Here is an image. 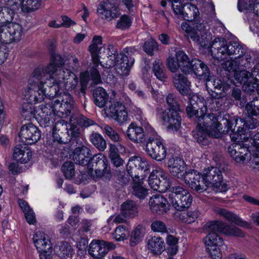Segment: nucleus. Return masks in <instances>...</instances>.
I'll return each mask as SVG.
<instances>
[{
  "label": "nucleus",
  "instance_id": "obj_1",
  "mask_svg": "<svg viewBox=\"0 0 259 259\" xmlns=\"http://www.w3.org/2000/svg\"><path fill=\"white\" fill-rule=\"evenodd\" d=\"M189 102L191 106L186 108L188 115L190 117H194L199 127L207 131L211 137L218 138L222 134H226L230 131L232 133L235 132V128L232 126L234 123L236 124L237 120L224 117L222 121L225 126L223 129L218 117L213 113H205L206 107H204L203 98L194 95L190 99Z\"/></svg>",
  "mask_w": 259,
  "mask_h": 259
},
{
  "label": "nucleus",
  "instance_id": "obj_2",
  "mask_svg": "<svg viewBox=\"0 0 259 259\" xmlns=\"http://www.w3.org/2000/svg\"><path fill=\"white\" fill-rule=\"evenodd\" d=\"M210 51L212 57L217 60H224L227 56L238 55L234 59L226 61L222 67L228 72H234L241 68L249 69L252 65L250 54L245 53V49L238 42L227 43L223 37H217L211 44Z\"/></svg>",
  "mask_w": 259,
  "mask_h": 259
},
{
  "label": "nucleus",
  "instance_id": "obj_3",
  "mask_svg": "<svg viewBox=\"0 0 259 259\" xmlns=\"http://www.w3.org/2000/svg\"><path fill=\"white\" fill-rule=\"evenodd\" d=\"M73 106L74 100L72 96L68 93H60L57 99L40 105L36 110L40 125L44 127L51 126L55 121L54 117L55 115L62 117L68 116Z\"/></svg>",
  "mask_w": 259,
  "mask_h": 259
},
{
  "label": "nucleus",
  "instance_id": "obj_4",
  "mask_svg": "<svg viewBox=\"0 0 259 259\" xmlns=\"http://www.w3.org/2000/svg\"><path fill=\"white\" fill-rule=\"evenodd\" d=\"M40 72L34 70L29 78L28 87L23 92L24 98L28 102L35 104L41 102L45 98L57 96L55 87L47 83L48 78H45Z\"/></svg>",
  "mask_w": 259,
  "mask_h": 259
},
{
  "label": "nucleus",
  "instance_id": "obj_5",
  "mask_svg": "<svg viewBox=\"0 0 259 259\" xmlns=\"http://www.w3.org/2000/svg\"><path fill=\"white\" fill-rule=\"evenodd\" d=\"M210 232L205 237V243L208 247H221L224 245L223 238L217 232L228 236L243 237L244 233L239 228L219 221H210L205 225Z\"/></svg>",
  "mask_w": 259,
  "mask_h": 259
},
{
  "label": "nucleus",
  "instance_id": "obj_6",
  "mask_svg": "<svg viewBox=\"0 0 259 259\" xmlns=\"http://www.w3.org/2000/svg\"><path fill=\"white\" fill-rule=\"evenodd\" d=\"M55 87L57 96H59L60 90H65L73 92L77 96H80L79 90L78 78L77 76L68 69L59 70L55 76L46 82Z\"/></svg>",
  "mask_w": 259,
  "mask_h": 259
},
{
  "label": "nucleus",
  "instance_id": "obj_7",
  "mask_svg": "<svg viewBox=\"0 0 259 259\" xmlns=\"http://www.w3.org/2000/svg\"><path fill=\"white\" fill-rule=\"evenodd\" d=\"M207 27L203 23H196L193 26L185 22L181 24L182 29L186 33L185 36L205 48L209 47L211 40V34Z\"/></svg>",
  "mask_w": 259,
  "mask_h": 259
},
{
  "label": "nucleus",
  "instance_id": "obj_8",
  "mask_svg": "<svg viewBox=\"0 0 259 259\" xmlns=\"http://www.w3.org/2000/svg\"><path fill=\"white\" fill-rule=\"evenodd\" d=\"M108 50V60L105 64L106 68H109L116 66L118 74L123 76L128 75L134 64V59H128L127 56L124 55L123 53L118 54L116 49L113 46H109Z\"/></svg>",
  "mask_w": 259,
  "mask_h": 259
},
{
  "label": "nucleus",
  "instance_id": "obj_9",
  "mask_svg": "<svg viewBox=\"0 0 259 259\" xmlns=\"http://www.w3.org/2000/svg\"><path fill=\"white\" fill-rule=\"evenodd\" d=\"M168 198L172 206L178 211L187 209L191 205V195L182 187L171 188L168 194Z\"/></svg>",
  "mask_w": 259,
  "mask_h": 259
},
{
  "label": "nucleus",
  "instance_id": "obj_10",
  "mask_svg": "<svg viewBox=\"0 0 259 259\" xmlns=\"http://www.w3.org/2000/svg\"><path fill=\"white\" fill-rule=\"evenodd\" d=\"M90 172L94 170L97 177H104L109 180L111 177L110 167L107 157L102 153L94 155L88 163Z\"/></svg>",
  "mask_w": 259,
  "mask_h": 259
},
{
  "label": "nucleus",
  "instance_id": "obj_11",
  "mask_svg": "<svg viewBox=\"0 0 259 259\" xmlns=\"http://www.w3.org/2000/svg\"><path fill=\"white\" fill-rule=\"evenodd\" d=\"M0 41L6 44L20 41L23 34V28L17 23L0 24Z\"/></svg>",
  "mask_w": 259,
  "mask_h": 259
},
{
  "label": "nucleus",
  "instance_id": "obj_12",
  "mask_svg": "<svg viewBox=\"0 0 259 259\" xmlns=\"http://www.w3.org/2000/svg\"><path fill=\"white\" fill-rule=\"evenodd\" d=\"M203 180L205 181L206 188L211 184L216 192H225L227 185L223 182V175L221 167H210L205 169L203 174Z\"/></svg>",
  "mask_w": 259,
  "mask_h": 259
},
{
  "label": "nucleus",
  "instance_id": "obj_13",
  "mask_svg": "<svg viewBox=\"0 0 259 259\" xmlns=\"http://www.w3.org/2000/svg\"><path fill=\"white\" fill-rule=\"evenodd\" d=\"M180 110L163 109L161 107L156 109V115L161 119L163 124L173 132L179 130L181 125V117L178 113Z\"/></svg>",
  "mask_w": 259,
  "mask_h": 259
},
{
  "label": "nucleus",
  "instance_id": "obj_14",
  "mask_svg": "<svg viewBox=\"0 0 259 259\" xmlns=\"http://www.w3.org/2000/svg\"><path fill=\"white\" fill-rule=\"evenodd\" d=\"M163 140L154 132L150 137L146 144L147 154L153 159L157 161L163 160L166 155V151L162 142Z\"/></svg>",
  "mask_w": 259,
  "mask_h": 259
},
{
  "label": "nucleus",
  "instance_id": "obj_15",
  "mask_svg": "<svg viewBox=\"0 0 259 259\" xmlns=\"http://www.w3.org/2000/svg\"><path fill=\"white\" fill-rule=\"evenodd\" d=\"M65 62L64 59L59 54H52L49 64L42 68L35 69V71H39L40 74L48 78L47 81L55 76L59 70H66L63 68Z\"/></svg>",
  "mask_w": 259,
  "mask_h": 259
},
{
  "label": "nucleus",
  "instance_id": "obj_16",
  "mask_svg": "<svg viewBox=\"0 0 259 259\" xmlns=\"http://www.w3.org/2000/svg\"><path fill=\"white\" fill-rule=\"evenodd\" d=\"M97 13L102 19L107 21L113 20L120 15L119 10L113 0H104L99 5Z\"/></svg>",
  "mask_w": 259,
  "mask_h": 259
},
{
  "label": "nucleus",
  "instance_id": "obj_17",
  "mask_svg": "<svg viewBox=\"0 0 259 259\" xmlns=\"http://www.w3.org/2000/svg\"><path fill=\"white\" fill-rule=\"evenodd\" d=\"M19 138L26 145H31L37 142L41 138L40 131L31 123L23 125L20 130Z\"/></svg>",
  "mask_w": 259,
  "mask_h": 259
},
{
  "label": "nucleus",
  "instance_id": "obj_18",
  "mask_svg": "<svg viewBox=\"0 0 259 259\" xmlns=\"http://www.w3.org/2000/svg\"><path fill=\"white\" fill-rule=\"evenodd\" d=\"M184 179L190 187L199 193L203 192L207 189L205 182L203 180V175H201L196 170L186 173Z\"/></svg>",
  "mask_w": 259,
  "mask_h": 259
},
{
  "label": "nucleus",
  "instance_id": "obj_19",
  "mask_svg": "<svg viewBox=\"0 0 259 259\" xmlns=\"http://www.w3.org/2000/svg\"><path fill=\"white\" fill-rule=\"evenodd\" d=\"M115 248L114 244L110 242L103 240H93L90 244L89 253L94 257H101L104 256L110 249Z\"/></svg>",
  "mask_w": 259,
  "mask_h": 259
},
{
  "label": "nucleus",
  "instance_id": "obj_20",
  "mask_svg": "<svg viewBox=\"0 0 259 259\" xmlns=\"http://www.w3.org/2000/svg\"><path fill=\"white\" fill-rule=\"evenodd\" d=\"M0 3L4 5L0 7V24L12 23L17 6L13 3V0H0Z\"/></svg>",
  "mask_w": 259,
  "mask_h": 259
},
{
  "label": "nucleus",
  "instance_id": "obj_21",
  "mask_svg": "<svg viewBox=\"0 0 259 259\" xmlns=\"http://www.w3.org/2000/svg\"><path fill=\"white\" fill-rule=\"evenodd\" d=\"M234 135H231L232 139L239 141H249L251 145L254 147L259 153V132L254 134L255 131H246L244 127H238Z\"/></svg>",
  "mask_w": 259,
  "mask_h": 259
},
{
  "label": "nucleus",
  "instance_id": "obj_22",
  "mask_svg": "<svg viewBox=\"0 0 259 259\" xmlns=\"http://www.w3.org/2000/svg\"><path fill=\"white\" fill-rule=\"evenodd\" d=\"M33 242L37 250L40 252L39 257L42 253L51 254L52 247L49 236L44 232H36L33 237Z\"/></svg>",
  "mask_w": 259,
  "mask_h": 259
},
{
  "label": "nucleus",
  "instance_id": "obj_23",
  "mask_svg": "<svg viewBox=\"0 0 259 259\" xmlns=\"http://www.w3.org/2000/svg\"><path fill=\"white\" fill-rule=\"evenodd\" d=\"M150 208L153 212L164 214L169 210L167 199L161 195H153L149 199Z\"/></svg>",
  "mask_w": 259,
  "mask_h": 259
},
{
  "label": "nucleus",
  "instance_id": "obj_24",
  "mask_svg": "<svg viewBox=\"0 0 259 259\" xmlns=\"http://www.w3.org/2000/svg\"><path fill=\"white\" fill-rule=\"evenodd\" d=\"M167 167L171 174L177 178L184 179L186 173L185 164L180 157L170 158L167 162Z\"/></svg>",
  "mask_w": 259,
  "mask_h": 259
},
{
  "label": "nucleus",
  "instance_id": "obj_25",
  "mask_svg": "<svg viewBox=\"0 0 259 259\" xmlns=\"http://www.w3.org/2000/svg\"><path fill=\"white\" fill-rule=\"evenodd\" d=\"M125 136L131 141L136 143H143L146 139L143 127L134 122L129 125L125 132Z\"/></svg>",
  "mask_w": 259,
  "mask_h": 259
},
{
  "label": "nucleus",
  "instance_id": "obj_26",
  "mask_svg": "<svg viewBox=\"0 0 259 259\" xmlns=\"http://www.w3.org/2000/svg\"><path fill=\"white\" fill-rule=\"evenodd\" d=\"M228 152L230 156L238 163L244 162L250 157V153L248 149L239 144L232 145L228 148Z\"/></svg>",
  "mask_w": 259,
  "mask_h": 259
},
{
  "label": "nucleus",
  "instance_id": "obj_27",
  "mask_svg": "<svg viewBox=\"0 0 259 259\" xmlns=\"http://www.w3.org/2000/svg\"><path fill=\"white\" fill-rule=\"evenodd\" d=\"M91 155L90 149L86 146H82L74 149L73 159L76 164L81 165H87L88 167V163Z\"/></svg>",
  "mask_w": 259,
  "mask_h": 259
},
{
  "label": "nucleus",
  "instance_id": "obj_28",
  "mask_svg": "<svg viewBox=\"0 0 259 259\" xmlns=\"http://www.w3.org/2000/svg\"><path fill=\"white\" fill-rule=\"evenodd\" d=\"M127 166L132 169L134 174H137V170L149 171L150 164L149 161L145 158L132 156L130 158Z\"/></svg>",
  "mask_w": 259,
  "mask_h": 259
},
{
  "label": "nucleus",
  "instance_id": "obj_29",
  "mask_svg": "<svg viewBox=\"0 0 259 259\" xmlns=\"http://www.w3.org/2000/svg\"><path fill=\"white\" fill-rule=\"evenodd\" d=\"M173 82L175 87L182 95H187L190 93V82L183 74L176 73L173 76Z\"/></svg>",
  "mask_w": 259,
  "mask_h": 259
},
{
  "label": "nucleus",
  "instance_id": "obj_30",
  "mask_svg": "<svg viewBox=\"0 0 259 259\" xmlns=\"http://www.w3.org/2000/svg\"><path fill=\"white\" fill-rule=\"evenodd\" d=\"M31 156V151L25 145H18L14 149V158L21 163H27Z\"/></svg>",
  "mask_w": 259,
  "mask_h": 259
},
{
  "label": "nucleus",
  "instance_id": "obj_31",
  "mask_svg": "<svg viewBox=\"0 0 259 259\" xmlns=\"http://www.w3.org/2000/svg\"><path fill=\"white\" fill-rule=\"evenodd\" d=\"M217 214L223 217L227 221L233 223L237 225L246 228L250 227V224L246 221L242 220L236 214L227 211L224 208H219L216 210Z\"/></svg>",
  "mask_w": 259,
  "mask_h": 259
},
{
  "label": "nucleus",
  "instance_id": "obj_32",
  "mask_svg": "<svg viewBox=\"0 0 259 259\" xmlns=\"http://www.w3.org/2000/svg\"><path fill=\"white\" fill-rule=\"evenodd\" d=\"M139 206L134 201L130 200L123 202L121 205V213L127 218H134L138 215Z\"/></svg>",
  "mask_w": 259,
  "mask_h": 259
},
{
  "label": "nucleus",
  "instance_id": "obj_33",
  "mask_svg": "<svg viewBox=\"0 0 259 259\" xmlns=\"http://www.w3.org/2000/svg\"><path fill=\"white\" fill-rule=\"evenodd\" d=\"M190 73L193 72L198 76H206L209 75L208 67L201 61L193 59L191 61Z\"/></svg>",
  "mask_w": 259,
  "mask_h": 259
},
{
  "label": "nucleus",
  "instance_id": "obj_34",
  "mask_svg": "<svg viewBox=\"0 0 259 259\" xmlns=\"http://www.w3.org/2000/svg\"><path fill=\"white\" fill-rule=\"evenodd\" d=\"M148 248L154 254H160L165 250V243L159 237L153 236L147 243Z\"/></svg>",
  "mask_w": 259,
  "mask_h": 259
},
{
  "label": "nucleus",
  "instance_id": "obj_35",
  "mask_svg": "<svg viewBox=\"0 0 259 259\" xmlns=\"http://www.w3.org/2000/svg\"><path fill=\"white\" fill-rule=\"evenodd\" d=\"M199 213L197 210L194 211H179L175 213V217L183 223L191 224L198 218Z\"/></svg>",
  "mask_w": 259,
  "mask_h": 259
},
{
  "label": "nucleus",
  "instance_id": "obj_36",
  "mask_svg": "<svg viewBox=\"0 0 259 259\" xmlns=\"http://www.w3.org/2000/svg\"><path fill=\"white\" fill-rule=\"evenodd\" d=\"M146 228L142 225H138L132 232L130 239V244L134 246L141 242L146 234Z\"/></svg>",
  "mask_w": 259,
  "mask_h": 259
},
{
  "label": "nucleus",
  "instance_id": "obj_37",
  "mask_svg": "<svg viewBox=\"0 0 259 259\" xmlns=\"http://www.w3.org/2000/svg\"><path fill=\"white\" fill-rule=\"evenodd\" d=\"M176 57L181 71L185 74H189L191 61L188 56L184 52L179 51L176 53Z\"/></svg>",
  "mask_w": 259,
  "mask_h": 259
},
{
  "label": "nucleus",
  "instance_id": "obj_38",
  "mask_svg": "<svg viewBox=\"0 0 259 259\" xmlns=\"http://www.w3.org/2000/svg\"><path fill=\"white\" fill-rule=\"evenodd\" d=\"M198 14V10L194 5L186 3L184 5L181 18L188 21H191L197 17Z\"/></svg>",
  "mask_w": 259,
  "mask_h": 259
},
{
  "label": "nucleus",
  "instance_id": "obj_39",
  "mask_svg": "<svg viewBox=\"0 0 259 259\" xmlns=\"http://www.w3.org/2000/svg\"><path fill=\"white\" fill-rule=\"evenodd\" d=\"M94 102L100 108L105 106L107 103L108 96L105 90L101 87L97 88L94 91Z\"/></svg>",
  "mask_w": 259,
  "mask_h": 259
},
{
  "label": "nucleus",
  "instance_id": "obj_40",
  "mask_svg": "<svg viewBox=\"0 0 259 259\" xmlns=\"http://www.w3.org/2000/svg\"><path fill=\"white\" fill-rule=\"evenodd\" d=\"M152 71L157 79L161 81H165L167 78L166 69L162 61L157 59L153 63Z\"/></svg>",
  "mask_w": 259,
  "mask_h": 259
},
{
  "label": "nucleus",
  "instance_id": "obj_41",
  "mask_svg": "<svg viewBox=\"0 0 259 259\" xmlns=\"http://www.w3.org/2000/svg\"><path fill=\"white\" fill-rule=\"evenodd\" d=\"M132 193L136 197L143 199H144L148 194V190L144 185L143 181L136 182L134 180L132 186Z\"/></svg>",
  "mask_w": 259,
  "mask_h": 259
},
{
  "label": "nucleus",
  "instance_id": "obj_42",
  "mask_svg": "<svg viewBox=\"0 0 259 259\" xmlns=\"http://www.w3.org/2000/svg\"><path fill=\"white\" fill-rule=\"evenodd\" d=\"M90 141L100 151H104L107 147L106 140L103 136L97 133H93L90 137Z\"/></svg>",
  "mask_w": 259,
  "mask_h": 259
},
{
  "label": "nucleus",
  "instance_id": "obj_43",
  "mask_svg": "<svg viewBox=\"0 0 259 259\" xmlns=\"http://www.w3.org/2000/svg\"><path fill=\"white\" fill-rule=\"evenodd\" d=\"M163 174V169L158 167L153 170L150 174L148 178V183L151 188L158 191L157 187L159 184V176Z\"/></svg>",
  "mask_w": 259,
  "mask_h": 259
},
{
  "label": "nucleus",
  "instance_id": "obj_44",
  "mask_svg": "<svg viewBox=\"0 0 259 259\" xmlns=\"http://www.w3.org/2000/svg\"><path fill=\"white\" fill-rule=\"evenodd\" d=\"M193 137L197 142L204 145L208 143L207 137L211 136L208 132L202 128L199 127V125H197L196 131H193Z\"/></svg>",
  "mask_w": 259,
  "mask_h": 259
},
{
  "label": "nucleus",
  "instance_id": "obj_45",
  "mask_svg": "<svg viewBox=\"0 0 259 259\" xmlns=\"http://www.w3.org/2000/svg\"><path fill=\"white\" fill-rule=\"evenodd\" d=\"M33 103L27 102L22 104L21 111L22 116L26 120H31L34 117L36 110L32 105Z\"/></svg>",
  "mask_w": 259,
  "mask_h": 259
},
{
  "label": "nucleus",
  "instance_id": "obj_46",
  "mask_svg": "<svg viewBox=\"0 0 259 259\" xmlns=\"http://www.w3.org/2000/svg\"><path fill=\"white\" fill-rule=\"evenodd\" d=\"M245 109L248 114V116H255L259 118V99L255 98L248 103Z\"/></svg>",
  "mask_w": 259,
  "mask_h": 259
},
{
  "label": "nucleus",
  "instance_id": "obj_47",
  "mask_svg": "<svg viewBox=\"0 0 259 259\" xmlns=\"http://www.w3.org/2000/svg\"><path fill=\"white\" fill-rule=\"evenodd\" d=\"M127 172L125 171L120 172V173L117 176V180L118 181V183L122 185H126L130 182V177L132 178H140V177L138 176V175L134 174L132 169L127 166Z\"/></svg>",
  "mask_w": 259,
  "mask_h": 259
},
{
  "label": "nucleus",
  "instance_id": "obj_48",
  "mask_svg": "<svg viewBox=\"0 0 259 259\" xmlns=\"http://www.w3.org/2000/svg\"><path fill=\"white\" fill-rule=\"evenodd\" d=\"M127 108L128 109L129 112L135 116L136 119L140 121L142 125L146 126L147 124H148L146 118L143 114L142 111L139 108L134 105L132 103H130L128 105V107Z\"/></svg>",
  "mask_w": 259,
  "mask_h": 259
},
{
  "label": "nucleus",
  "instance_id": "obj_49",
  "mask_svg": "<svg viewBox=\"0 0 259 259\" xmlns=\"http://www.w3.org/2000/svg\"><path fill=\"white\" fill-rule=\"evenodd\" d=\"M59 247L58 254L60 257L67 258L71 256L73 249L67 242H61Z\"/></svg>",
  "mask_w": 259,
  "mask_h": 259
},
{
  "label": "nucleus",
  "instance_id": "obj_50",
  "mask_svg": "<svg viewBox=\"0 0 259 259\" xmlns=\"http://www.w3.org/2000/svg\"><path fill=\"white\" fill-rule=\"evenodd\" d=\"M159 176V184L157 187L159 192H165L170 186V182L168 175L163 170V174Z\"/></svg>",
  "mask_w": 259,
  "mask_h": 259
},
{
  "label": "nucleus",
  "instance_id": "obj_51",
  "mask_svg": "<svg viewBox=\"0 0 259 259\" xmlns=\"http://www.w3.org/2000/svg\"><path fill=\"white\" fill-rule=\"evenodd\" d=\"M128 235L127 228L123 225L118 226L113 233L114 238L116 241H123L127 238Z\"/></svg>",
  "mask_w": 259,
  "mask_h": 259
},
{
  "label": "nucleus",
  "instance_id": "obj_52",
  "mask_svg": "<svg viewBox=\"0 0 259 259\" xmlns=\"http://www.w3.org/2000/svg\"><path fill=\"white\" fill-rule=\"evenodd\" d=\"M89 80V73L88 71L81 72L80 73V84L79 85V90L80 91V96L81 94L83 96H84L85 94Z\"/></svg>",
  "mask_w": 259,
  "mask_h": 259
},
{
  "label": "nucleus",
  "instance_id": "obj_53",
  "mask_svg": "<svg viewBox=\"0 0 259 259\" xmlns=\"http://www.w3.org/2000/svg\"><path fill=\"white\" fill-rule=\"evenodd\" d=\"M104 133L114 142H120L122 140L119 134L111 126L105 125L103 128Z\"/></svg>",
  "mask_w": 259,
  "mask_h": 259
},
{
  "label": "nucleus",
  "instance_id": "obj_54",
  "mask_svg": "<svg viewBox=\"0 0 259 259\" xmlns=\"http://www.w3.org/2000/svg\"><path fill=\"white\" fill-rule=\"evenodd\" d=\"M69 123L63 119H60L58 120L53 125V123L52 124L51 126H49L51 130L58 132H60L61 134L66 135V133L68 128Z\"/></svg>",
  "mask_w": 259,
  "mask_h": 259
},
{
  "label": "nucleus",
  "instance_id": "obj_55",
  "mask_svg": "<svg viewBox=\"0 0 259 259\" xmlns=\"http://www.w3.org/2000/svg\"><path fill=\"white\" fill-rule=\"evenodd\" d=\"M62 171L67 179H71L75 174L74 165L73 162H66L62 166Z\"/></svg>",
  "mask_w": 259,
  "mask_h": 259
},
{
  "label": "nucleus",
  "instance_id": "obj_56",
  "mask_svg": "<svg viewBox=\"0 0 259 259\" xmlns=\"http://www.w3.org/2000/svg\"><path fill=\"white\" fill-rule=\"evenodd\" d=\"M235 79L240 83H243L244 85L247 83L248 79L252 77L251 72L246 70L234 71Z\"/></svg>",
  "mask_w": 259,
  "mask_h": 259
},
{
  "label": "nucleus",
  "instance_id": "obj_57",
  "mask_svg": "<svg viewBox=\"0 0 259 259\" xmlns=\"http://www.w3.org/2000/svg\"><path fill=\"white\" fill-rule=\"evenodd\" d=\"M122 105V103L118 102L110 103V105L106 106L105 108V113L112 118H114V116H115L116 114L118 112V108H119L120 106Z\"/></svg>",
  "mask_w": 259,
  "mask_h": 259
},
{
  "label": "nucleus",
  "instance_id": "obj_58",
  "mask_svg": "<svg viewBox=\"0 0 259 259\" xmlns=\"http://www.w3.org/2000/svg\"><path fill=\"white\" fill-rule=\"evenodd\" d=\"M259 125V121L257 118H253V117L248 116V117L244 121L243 127L244 131H251V130H254Z\"/></svg>",
  "mask_w": 259,
  "mask_h": 259
},
{
  "label": "nucleus",
  "instance_id": "obj_59",
  "mask_svg": "<svg viewBox=\"0 0 259 259\" xmlns=\"http://www.w3.org/2000/svg\"><path fill=\"white\" fill-rule=\"evenodd\" d=\"M132 21L130 17L125 15H122L118 21L116 27L121 30H125L130 28Z\"/></svg>",
  "mask_w": 259,
  "mask_h": 259
},
{
  "label": "nucleus",
  "instance_id": "obj_60",
  "mask_svg": "<svg viewBox=\"0 0 259 259\" xmlns=\"http://www.w3.org/2000/svg\"><path fill=\"white\" fill-rule=\"evenodd\" d=\"M118 110V112L114 116V118H112L118 122L121 123L126 121L127 119V112L125 110V106L123 105H120Z\"/></svg>",
  "mask_w": 259,
  "mask_h": 259
},
{
  "label": "nucleus",
  "instance_id": "obj_61",
  "mask_svg": "<svg viewBox=\"0 0 259 259\" xmlns=\"http://www.w3.org/2000/svg\"><path fill=\"white\" fill-rule=\"evenodd\" d=\"M166 100L167 105L169 107L166 109L180 110V106L174 94H169L166 97Z\"/></svg>",
  "mask_w": 259,
  "mask_h": 259
},
{
  "label": "nucleus",
  "instance_id": "obj_62",
  "mask_svg": "<svg viewBox=\"0 0 259 259\" xmlns=\"http://www.w3.org/2000/svg\"><path fill=\"white\" fill-rule=\"evenodd\" d=\"M157 42L153 39H150L144 43L143 49L147 54L152 56L154 50L157 49Z\"/></svg>",
  "mask_w": 259,
  "mask_h": 259
},
{
  "label": "nucleus",
  "instance_id": "obj_63",
  "mask_svg": "<svg viewBox=\"0 0 259 259\" xmlns=\"http://www.w3.org/2000/svg\"><path fill=\"white\" fill-rule=\"evenodd\" d=\"M253 0H238V9L240 11L252 10Z\"/></svg>",
  "mask_w": 259,
  "mask_h": 259
},
{
  "label": "nucleus",
  "instance_id": "obj_64",
  "mask_svg": "<svg viewBox=\"0 0 259 259\" xmlns=\"http://www.w3.org/2000/svg\"><path fill=\"white\" fill-rule=\"evenodd\" d=\"M248 21L250 30L259 36V16H253Z\"/></svg>",
  "mask_w": 259,
  "mask_h": 259
}]
</instances>
